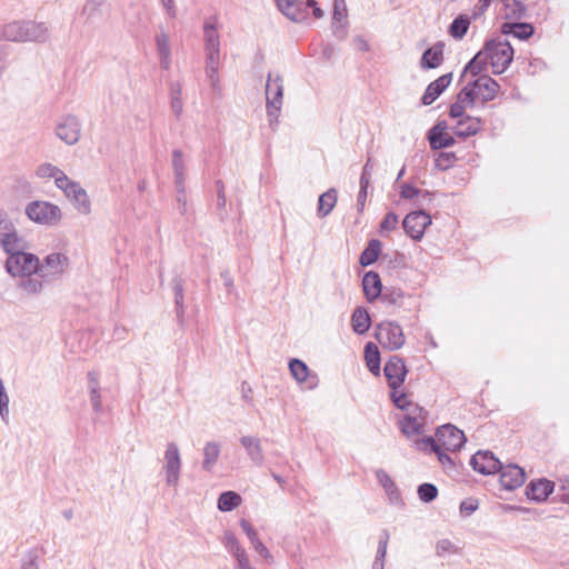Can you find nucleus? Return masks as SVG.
Here are the masks:
<instances>
[{"instance_id":"e2e57ef3","label":"nucleus","mask_w":569,"mask_h":569,"mask_svg":"<svg viewBox=\"0 0 569 569\" xmlns=\"http://www.w3.org/2000/svg\"><path fill=\"white\" fill-rule=\"evenodd\" d=\"M371 173H372V164H371L370 160H368L362 169V173L360 177V184H370Z\"/></svg>"},{"instance_id":"13d9d810","label":"nucleus","mask_w":569,"mask_h":569,"mask_svg":"<svg viewBox=\"0 0 569 569\" xmlns=\"http://www.w3.org/2000/svg\"><path fill=\"white\" fill-rule=\"evenodd\" d=\"M398 224V216L393 212H389L385 216L381 221L380 228L381 231H392L396 229Z\"/></svg>"},{"instance_id":"dca6fc26","label":"nucleus","mask_w":569,"mask_h":569,"mask_svg":"<svg viewBox=\"0 0 569 569\" xmlns=\"http://www.w3.org/2000/svg\"><path fill=\"white\" fill-rule=\"evenodd\" d=\"M425 423L426 411L421 407H410L409 412L400 420L401 431L407 437L422 433Z\"/></svg>"},{"instance_id":"a211bd4d","label":"nucleus","mask_w":569,"mask_h":569,"mask_svg":"<svg viewBox=\"0 0 569 569\" xmlns=\"http://www.w3.org/2000/svg\"><path fill=\"white\" fill-rule=\"evenodd\" d=\"M498 471L500 472V483L506 490H515L525 483L526 473L518 465L503 466L501 463Z\"/></svg>"},{"instance_id":"473e14b6","label":"nucleus","mask_w":569,"mask_h":569,"mask_svg":"<svg viewBox=\"0 0 569 569\" xmlns=\"http://www.w3.org/2000/svg\"><path fill=\"white\" fill-rule=\"evenodd\" d=\"M365 359L368 369L370 372H372L376 376H379L380 373V352L378 350V347L372 343L368 342L365 347Z\"/></svg>"},{"instance_id":"c756f323","label":"nucleus","mask_w":569,"mask_h":569,"mask_svg":"<svg viewBox=\"0 0 569 569\" xmlns=\"http://www.w3.org/2000/svg\"><path fill=\"white\" fill-rule=\"evenodd\" d=\"M371 325L370 316L363 307H358L351 316L352 330L358 335L366 333Z\"/></svg>"},{"instance_id":"2eb2a0df","label":"nucleus","mask_w":569,"mask_h":569,"mask_svg":"<svg viewBox=\"0 0 569 569\" xmlns=\"http://www.w3.org/2000/svg\"><path fill=\"white\" fill-rule=\"evenodd\" d=\"M429 224H431V218L425 211L410 212L402 222L405 231L413 240H420Z\"/></svg>"},{"instance_id":"09e8293b","label":"nucleus","mask_w":569,"mask_h":569,"mask_svg":"<svg viewBox=\"0 0 569 569\" xmlns=\"http://www.w3.org/2000/svg\"><path fill=\"white\" fill-rule=\"evenodd\" d=\"M106 0H86L82 14L87 17V19L94 18L101 11V7L104 4Z\"/></svg>"},{"instance_id":"a18cd8bd","label":"nucleus","mask_w":569,"mask_h":569,"mask_svg":"<svg viewBox=\"0 0 569 569\" xmlns=\"http://www.w3.org/2000/svg\"><path fill=\"white\" fill-rule=\"evenodd\" d=\"M171 110L176 117H180L183 111V102L181 98V88L180 84H174L171 87Z\"/></svg>"},{"instance_id":"9d476101","label":"nucleus","mask_w":569,"mask_h":569,"mask_svg":"<svg viewBox=\"0 0 569 569\" xmlns=\"http://www.w3.org/2000/svg\"><path fill=\"white\" fill-rule=\"evenodd\" d=\"M283 86L282 78L279 74L269 73L266 84L267 112L270 122L277 119L278 112L282 107Z\"/></svg>"},{"instance_id":"79ce46f5","label":"nucleus","mask_w":569,"mask_h":569,"mask_svg":"<svg viewBox=\"0 0 569 569\" xmlns=\"http://www.w3.org/2000/svg\"><path fill=\"white\" fill-rule=\"evenodd\" d=\"M289 369H290L292 377L298 382H303L307 380L308 375H309V369L303 361L298 360V359H292L289 363Z\"/></svg>"},{"instance_id":"6ab92c4d","label":"nucleus","mask_w":569,"mask_h":569,"mask_svg":"<svg viewBox=\"0 0 569 569\" xmlns=\"http://www.w3.org/2000/svg\"><path fill=\"white\" fill-rule=\"evenodd\" d=\"M473 470L482 475H492L501 468V462L491 451H478L470 460Z\"/></svg>"},{"instance_id":"3c124183","label":"nucleus","mask_w":569,"mask_h":569,"mask_svg":"<svg viewBox=\"0 0 569 569\" xmlns=\"http://www.w3.org/2000/svg\"><path fill=\"white\" fill-rule=\"evenodd\" d=\"M391 398L393 403L401 410L409 412L410 407H419L416 403H412L405 393H397L396 390L391 393Z\"/></svg>"},{"instance_id":"4c0bfd02","label":"nucleus","mask_w":569,"mask_h":569,"mask_svg":"<svg viewBox=\"0 0 569 569\" xmlns=\"http://www.w3.org/2000/svg\"><path fill=\"white\" fill-rule=\"evenodd\" d=\"M381 249V243L379 240H371L368 247L362 251L359 262L361 266L367 267L373 263L378 257Z\"/></svg>"},{"instance_id":"a19ab883","label":"nucleus","mask_w":569,"mask_h":569,"mask_svg":"<svg viewBox=\"0 0 569 569\" xmlns=\"http://www.w3.org/2000/svg\"><path fill=\"white\" fill-rule=\"evenodd\" d=\"M488 60L486 58V52L480 50L472 60L465 67V73H470L471 76L479 74L487 66Z\"/></svg>"},{"instance_id":"864d4df0","label":"nucleus","mask_w":569,"mask_h":569,"mask_svg":"<svg viewBox=\"0 0 569 569\" xmlns=\"http://www.w3.org/2000/svg\"><path fill=\"white\" fill-rule=\"evenodd\" d=\"M377 478H378L380 485L387 491V493H389L390 496L395 493V491H396L395 483L386 471H383V470L377 471Z\"/></svg>"},{"instance_id":"37998d69","label":"nucleus","mask_w":569,"mask_h":569,"mask_svg":"<svg viewBox=\"0 0 569 569\" xmlns=\"http://www.w3.org/2000/svg\"><path fill=\"white\" fill-rule=\"evenodd\" d=\"M388 541H389V532L387 530H383L380 541H379V547L377 550V558L372 566L373 569H383V560L387 555Z\"/></svg>"},{"instance_id":"2f4dec72","label":"nucleus","mask_w":569,"mask_h":569,"mask_svg":"<svg viewBox=\"0 0 569 569\" xmlns=\"http://www.w3.org/2000/svg\"><path fill=\"white\" fill-rule=\"evenodd\" d=\"M501 32L503 34H512L518 39H528L533 33V28L529 23H511L505 22L501 26Z\"/></svg>"},{"instance_id":"0e129e2a","label":"nucleus","mask_w":569,"mask_h":569,"mask_svg":"<svg viewBox=\"0 0 569 569\" xmlns=\"http://www.w3.org/2000/svg\"><path fill=\"white\" fill-rule=\"evenodd\" d=\"M465 110H466V108L462 104H460L458 101H456L450 107V117L458 118L460 120V119L465 118L463 117Z\"/></svg>"},{"instance_id":"0eeeda50","label":"nucleus","mask_w":569,"mask_h":569,"mask_svg":"<svg viewBox=\"0 0 569 569\" xmlns=\"http://www.w3.org/2000/svg\"><path fill=\"white\" fill-rule=\"evenodd\" d=\"M375 337L382 348L390 351L400 349L406 342L402 328L393 321L377 325Z\"/></svg>"},{"instance_id":"f704fd0d","label":"nucleus","mask_w":569,"mask_h":569,"mask_svg":"<svg viewBox=\"0 0 569 569\" xmlns=\"http://www.w3.org/2000/svg\"><path fill=\"white\" fill-rule=\"evenodd\" d=\"M242 499L240 495L234 491H226L219 496L218 509L220 511H231L240 506Z\"/></svg>"},{"instance_id":"58836bf2","label":"nucleus","mask_w":569,"mask_h":569,"mask_svg":"<svg viewBox=\"0 0 569 569\" xmlns=\"http://www.w3.org/2000/svg\"><path fill=\"white\" fill-rule=\"evenodd\" d=\"M157 49L160 56L161 66L168 69L170 66V41L166 33L157 36Z\"/></svg>"},{"instance_id":"f8f14e48","label":"nucleus","mask_w":569,"mask_h":569,"mask_svg":"<svg viewBox=\"0 0 569 569\" xmlns=\"http://www.w3.org/2000/svg\"><path fill=\"white\" fill-rule=\"evenodd\" d=\"M59 189L72 202L78 213L88 216L91 212L89 196L79 182L69 178Z\"/></svg>"},{"instance_id":"f3484780","label":"nucleus","mask_w":569,"mask_h":569,"mask_svg":"<svg viewBox=\"0 0 569 569\" xmlns=\"http://www.w3.org/2000/svg\"><path fill=\"white\" fill-rule=\"evenodd\" d=\"M385 376L391 389L399 388L407 376V367L403 360L398 356H392L385 366Z\"/></svg>"},{"instance_id":"423d86ee","label":"nucleus","mask_w":569,"mask_h":569,"mask_svg":"<svg viewBox=\"0 0 569 569\" xmlns=\"http://www.w3.org/2000/svg\"><path fill=\"white\" fill-rule=\"evenodd\" d=\"M482 50L496 74L506 71L513 58V49L508 41L490 40Z\"/></svg>"},{"instance_id":"49530a36","label":"nucleus","mask_w":569,"mask_h":569,"mask_svg":"<svg viewBox=\"0 0 569 569\" xmlns=\"http://www.w3.org/2000/svg\"><path fill=\"white\" fill-rule=\"evenodd\" d=\"M475 90L471 84L466 86L461 89V91L457 96V101L462 104L466 109L469 107H473L476 102Z\"/></svg>"},{"instance_id":"603ef678","label":"nucleus","mask_w":569,"mask_h":569,"mask_svg":"<svg viewBox=\"0 0 569 569\" xmlns=\"http://www.w3.org/2000/svg\"><path fill=\"white\" fill-rule=\"evenodd\" d=\"M253 550L268 563L273 562V557L270 553L269 549L264 546V543L260 540V538L256 539L251 542Z\"/></svg>"},{"instance_id":"de8ad7c7","label":"nucleus","mask_w":569,"mask_h":569,"mask_svg":"<svg viewBox=\"0 0 569 569\" xmlns=\"http://www.w3.org/2000/svg\"><path fill=\"white\" fill-rule=\"evenodd\" d=\"M469 27V20L462 17L455 19L450 26V34L453 38L461 39Z\"/></svg>"},{"instance_id":"7ed1b4c3","label":"nucleus","mask_w":569,"mask_h":569,"mask_svg":"<svg viewBox=\"0 0 569 569\" xmlns=\"http://www.w3.org/2000/svg\"><path fill=\"white\" fill-rule=\"evenodd\" d=\"M204 50L207 56L206 74L214 91H220V38L213 20H207L203 26Z\"/></svg>"},{"instance_id":"8fccbe9b","label":"nucleus","mask_w":569,"mask_h":569,"mask_svg":"<svg viewBox=\"0 0 569 569\" xmlns=\"http://www.w3.org/2000/svg\"><path fill=\"white\" fill-rule=\"evenodd\" d=\"M438 490L431 483H423L418 488L419 498L425 502H430L437 497Z\"/></svg>"},{"instance_id":"ea45409f","label":"nucleus","mask_w":569,"mask_h":569,"mask_svg":"<svg viewBox=\"0 0 569 569\" xmlns=\"http://www.w3.org/2000/svg\"><path fill=\"white\" fill-rule=\"evenodd\" d=\"M90 401L96 412L102 409V400L99 391V382L96 373L90 372L89 376Z\"/></svg>"},{"instance_id":"680f3d73","label":"nucleus","mask_w":569,"mask_h":569,"mask_svg":"<svg viewBox=\"0 0 569 569\" xmlns=\"http://www.w3.org/2000/svg\"><path fill=\"white\" fill-rule=\"evenodd\" d=\"M162 7L166 10V13L169 18H176L177 17V7L174 0H159Z\"/></svg>"},{"instance_id":"c03bdc74","label":"nucleus","mask_w":569,"mask_h":569,"mask_svg":"<svg viewBox=\"0 0 569 569\" xmlns=\"http://www.w3.org/2000/svg\"><path fill=\"white\" fill-rule=\"evenodd\" d=\"M347 18V6L345 0L333 1L332 26L337 30L339 24Z\"/></svg>"},{"instance_id":"7c9ffc66","label":"nucleus","mask_w":569,"mask_h":569,"mask_svg":"<svg viewBox=\"0 0 569 569\" xmlns=\"http://www.w3.org/2000/svg\"><path fill=\"white\" fill-rule=\"evenodd\" d=\"M481 129V120L479 118L465 117L458 120L455 132L457 136L468 137L476 134Z\"/></svg>"},{"instance_id":"5701e85b","label":"nucleus","mask_w":569,"mask_h":569,"mask_svg":"<svg viewBox=\"0 0 569 569\" xmlns=\"http://www.w3.org/2000/svg\"><path fill=\"white\" fill-rule=\"evenodd\" d=\"M172 170L177 191L179 193H183L186 182V161L183 152L179 149H174L172 151Z\"/></svg>"},{"instance_id":"f257e3e1","label":"nucleus","mask_w":569,"mask_h":569,"mask_svg":"<svg viewBox=\"0 0 569 569\" xmlns=\"http://www.w3.org/2000/svg\"><path fill=\"white\" fill-rule=\"evenodd\" d=\"M466 442L465 433L452 425H445L437 429L435 437H428L417 441L421 450L435 452L442 465L451 463L447 452L457 451Z\"/></svg>"},{"instance_id":"20e7f679","label":"nucleus","mask_w":569,"mask_h":569,"mask_svg":"<svg viewBox=\"0 0 569 569\" xmlns=\"http://www.w3.org/2000/svg\"><path fill=\"white\" fill-rule=\"evenodd\" d=\"M49 36V28L36 21H13L0 29V39L14 42H46Z\"/></svg>"},{"instance_id":"cd10ccee","label":"nucleus","mask_w":569,"mask_h":569,"mask_svg":"<svg viewBox=\"0 0 569 569\" xmlns=\"http://www.w3.org/2000/svg\"><path fill=\"white\" fill-rule=\"evenodd\" d=\"M443 60V44L437 43L426 50L421 58V68L433 69L441 64Z\"/></svg>"},{"instance_id":"69168bd1","label":"nucleus","mask_w":569,"mask_h":569,"mask_svg":"<svg viewBox=\"0 0 569 569\" xmlns=\"http://www.w3.org/2000/svg\"><path fill=\"white\" fill-rule=\"evenodd\" d=\"M453 156L449 153H441L437 160V167L447 169L452 162Z\"/></svg>"},{"instance_id":"72a5a7b5","label":"nucleus","mask_w":569,"mask_h":569,"mask_svg":"<svg viewBox=\"0 0 569 569\" xmlns=\"http://www.w3.org/2000/svg\"><path fill=\"white\" fill-rule=\"evenodd\" d=\"M337 203V191L336 189H329L327 192L322 193L318 200V216L326 217L328 216L335 208Z\"/></svg>"},{"instance_id":"052dcab7","label":"nucleus","mask_w":569,"mask_h":569,"mask_svg":"<svg viewBox=\"0 0 569 569\" xmlns=\"http://www.w3.org/2000/svg\"><path fill=\"white\" fill-rule=\"evenodd\" d=\"M240 527L247 535L250 543L259 538L257 531L254 530V528L251 526V523L249 521H247L244 519L240 520Z\"/></svg>"},{"instance_id":"774afa93","label":"nucleus","mask_w":569,"mask_h":569,"mask_svg":"<svg viewBox=\"0 0 569 569\" xmlns=\"http://www.w3.org/2000/svg\"><path fill=\"white\" fill-rule=\"evenodd\" d=\"M22 569H39L34 558H30L22 566Z\"/></svg>"},{"instance_id":"4d7b16f0","label":"nucleus","mask_w":569,"mask_h":569,"mask_svg":"<svg viewBox=\"0 0 569 569\" xmlns=\"http://www.w3.org/2000/svg\"><path fill=\"white\" fill-rule=\"evenodd\" d=\"M422 194L425 198L428 197V192L427 191H421L410 184H403L401 187V191H400V196L403 198V199H413L418 196Z\"/></svg>"},{"instance_id":"aec40b11","label":"nucleus","mask_w":569,"mask_h":569,"mask_svg":"<svg viewBox=\"0 0 569 569\" xmlns=\"http://www.w3.org/2000/svg\"><path fill=\"white\" fill-rule=\"evenodd\" d=\"M476 98L481 99L482 102H488L495 99L499 90V84L488 76H481L476 79L472 84Z\"/></svg>"},{"instance_id":"338daca9","label":"nucleus","mask_w":569,"mask_h":569,"mask_svg":"<svg viewBox=\"0 0 569 569\" xmlns=\"http://www.w3.org/2000/svg\"><path fill=\"white\" fill-rule=\"evenodd\" d=\"M217 193H218V206L224 207L226 206V194H224V184L222 181H217Z\"/></svg>"},{"instance_id":"9b49d317","label":"nucleus","mask_w":569,"mask_h":569,"mask_svg":"<svg viewBox=\"0 0 569 569\" xmlns=\"http://www.w3.org/2000/svg\"><path fill=\"white\" fill-rule=\"evenodd\" d=\"M69 268V258L62 252H51L40 261L39 274L44 280L60 278Z\"/></svg>"},{"instance_id":"e433bc0d","label":"nucleus","mask_w":569,"mask_h":569,"mask_svg":"<svg viewBox=\"0 0 569 569\" xmlns=\"http://www.w3.org/2000/svg\"><path fill=\"white\" fill-rule=\"evenodd\" d=\"M430 146L432 149L447 148L453 144L455 140L451 136L442 130L438 131V127H435L429 136Z\"/></svg>"},{"instance_id":"39448f33","label":"nucleus","mask_w":569,"mask_h":569,"mask_svg":"<svg viewBox=\"0 0 569 569\" xmlns=\"http://www.w3.org/2000/svg\"><path fill=\"white\" fill-rule=\"evenodd\" d=\"M24 213L30 221L47 227L57 226L62 219L60 207L44 200L29 202L24 208Z\"/></svg>"},{"instance_id":"1a4fd4ad","label":"nucleus","mask_w":569,"mask_h":569,"mask_svg":"<svg viewBox=\"0 0 569 569\" xmlns=\"http://www.w3.org/2000/svg\"><path fill=\"white\" fill-rule=\"evenodd\" d=\"M81 130L79 118L70 113L60 117L54 127L57 138L68 146H74L80 140Z\"/></svg>"},{"instance_id":"c9c22d12","label":"nucleus","mask_w":569,"mask_h":569,"mask_svg":"<svg viewBox=\"0 0 569 569\" xmlns=\"http://www.w3.org/2000/svg\"><path fill=\"white\" fill-rule=\"evenodd\" d=\"M37 274L38 277L27 276L21 278L20 288L27 295H38L43 290V283L46 280L42 279L39 273Z\"/></svg>"},{"instance_id":"b1692460","label":"nucleus","mask_w":569,"mask_h":569,"mask_svg":"<svg viewBox=\"0 0 569 569\" xmlns=\"http://www.w3.org/2000/svg\"><path fill=\"white\" fill-rule=\"evenodd\" d=\"M240 443L244 448L250 460L257 466H261L264 459L261 441L257 437L243 436Z\"/></svg>"},{"instance_id":"4be33fe9","label":"nucleus","mask_w":569,"mask_h":569,"mask_svg":"<svg viewBox=\"0 0 569 569\" xmlns=\"http://www.w3.org/2000/svg\"><path fill=\"white\" fill-rule=\"evenodd\" d=\"M36 176L41 180L52 179L58 189L69 179L59 167L50 162L39 164L36 169Z\"/></svg>"},{"instance_id":"bf43d9fd","label":"nucleus","mask_w":569,"mask_h":569,"mask_svg":"<svg viewBox=\"0 0 569 569\" xmlns=\"http://www.w3.org/2000/svg\"><path fill=\"white\" fill-rule=\"evenodd\" d=\"M369 186L370 184H360V190L357 197V208L360 213L365 210Z\"/></svg>"},{"instance_id":"4468645a","label":"nucleus","mask_w":569,"mask_h":569,"mask_svg":"<svg viewBox=\"0 0 569 569\" xmlns=\"http://www.w3.org/2000/svg\"><path fill=\"white\" fill-rule=\"evenodd\" d=\"M222 543L234 559V569H256L252 567L246 549L232 531L224 532Z\"/></svg>"},{"instance_id":"f03ea898","label":"nucleus","mask_w":569,"mask_h":569,"mask_svg":"<svg viewBox=\"0 0 569 569\" xmlns=\"http://www.w3.org/2000/svg\"><path fill=\"white\" fill-rule=\"evenodd\" d=\"M27 241L20 234V241L10 250H2L7 254L6 271L14 278H23L39 273L40 259L26 251Z\"/></svg>"},{"instance_id":"6e6552de","label":"nucleus","mask_w":569,"mask_h":569,"mask_svg":"<svg viewBox=\"0 0 569 569\" xmlns=\"http://www.w3.org/2000/svg\"><path fill=\"white\" fill-rule=\"evenodd\" d=\"M181 467L182 461L179 447L174 442H169L166 447L162 468L166 477V483L169 487H178Z\"/></svg>"},{"instance_id":"5fc2aeb1","label":"nucleus","mask_w":569,"mask_h":569,"mask_svg":"<svg viewBox=\"0 0 569 569\" xmlns=\"http://www.w3.org/2000/svg\"><path fill=\"white\" fill-rule=\"evenodd\" d=\"M9 402H10V399H9L7 391L0 390V417L6 423L9 422V415H10Z\"/></svg>"},{"instance_id":"a878e982","label":"nucleus","mask_w":569,"mask_h":569,"mask_svg":"<svg viewBox=\"0 0 569 569\" xmlns=\"http://www.w3.org/2000/svg\"><path fill=\"white\" fill-rule=\"evenodd\" d=\"M452 80V74L447 73L441 77H439L437 80L431 82L423 97H422V103L425 106L431 104L441 93L442 91L450 84Z\"/></svg>"},{"instance_id":"393cba45","label":"nucleus","mask_w":569,"mask_h":569,"mask_svg":"<svg viewBox=\"0 0 569 569\" xmlns=\"http://www.w3.org/2000/svg\"><path fill=\"white\" fill-rule=\"evenodd\" d=\"M276 3L288 19L295 22L305 20L303 2L299 0H276Z\"/></svg>"},{"instance_id":"bb28decb","label":"nucleus","mask_w":569,"mask_h":569,"mask_svg":"<svg viewBox=\"0 0 569 569\" xmlns=\"http://www.w3.org/2000/svg\"><path fill=\"white\" fill-rule=\"evenodd\" d=\"M365 296L369 302L375 301L381 295V280L377 272L368 271L362 279Z\"/></svg>"},{"instance_id":"ddd939ff","label":"nucleus","mask_w":569,"mask_h":569,"mask_svg":"<svg viewBox=\"0 0 569 569\" xmlns=\"http://www.w3.org/2000/svg\"><path fill=\"white\" fill-rule=\"evenodd\" d=\"M20 234L13 219L0 207V248L10 250L20 241Z\"/></svg>"},{"instance_id":"412c9836","label":"nucleus","mask_w":569,"mask_h":569,"mask_svg":"<svg viewBox=\"0 0 569 569\" xmlns=\"http://www.w3.org/2000/svg\"><path fill=\"white\" fill-rule=\"evenodd\" d=\"M555 483L547 479L531 481L526 488V495L529 499L542 502L552 493Z\"/></svg>"},{"instance_id":"c85d7f7f","label":"nucleus","mask_w":569,"mask_h":569,"mask_svg":"<svg viewBox=\"0 0 569 569\" xmlns=\"http://www.w3.org/2000/svg\"><path fill=\"white\" fill-rule=\"evenodd\" d=\"M221 446L217 441H208L203 447L202 469L211 471L220 457Z\"/></svg>"},{"instance_id":"6e6d98bb","label":"nucleus","mask_w":569,"mask_h":569,"mask_svg":"<svg viewBox=\"0 0 569 569\" xmlns=\"http://www.w3.org/2000/svg\"><path fill=\"white\" fill-rule=\"evenodd\" d=\"M436 550H437V555L441 556V557L457 552L456 546L448 539H442V540L438 541Z\"/></svg>"}]
</instances>
